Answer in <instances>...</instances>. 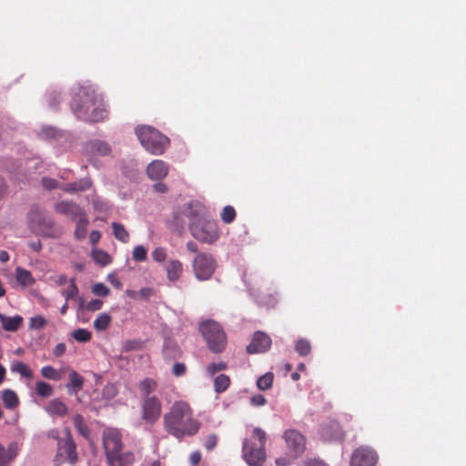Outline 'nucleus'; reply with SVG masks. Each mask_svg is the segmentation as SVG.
Wrapping results in <instances>:
<instances>
[{
    "mask_svg": "<svg viewBox=\"0 0 466 466\" xmlns=\"http://www.w3.org/2000/svg\"><path fill=\"white\" fill-rule=\"evenodd\" d=\"M165 431L178 440L197 434L200 422L194 417L190 405L184 400L175 401L163 417Z\"/></svg>",
    "mask_w": 466,
    "mask_h": 466,
    "instance_id": "f257e3e1",
    "label": "nucleus"
},
{
    "mask_svg": "<svg viewBox=\"0 0 466 466\" xmlns=\"http://www.w3.org/2000/svg\"><path fill=\"white\" fill-rule=\"evenodd\" d=\"M74 115L86 122L103 121L106 116L103 98L91 87H79L70 102Z\"/></svg>",
    "mask_w": 466,
    "mask_h": 466,
    "instance_id": "f03ea898",
    "label": "nucleus"
},
{
    "mask_svg": "<svg viewBox=\"0 0 466 466\" xmlns=\"http://www.w3.org/2000/svg\"><path fill=\"white\" fill-rule=\"evenodd\" d=\"M103 443L110 466H127L133 462L132 452H122L121 434L117 430H106L103 434Z\"/></svg>",
    "mask_w": 466,
    "mask_h": 466,
    "instance_id": "7ed1b4c3",
    "label": "nucleus"
},
{
    "mask_svg": "<svg viewBox=\"0 0 466 466\" xmlns=\"http://www.w3.org/2000/svg\"><path fill=\"white\" fill-rule=\"evenodd\" d=\"M266 432L260 428H255L251 438L244 441L242 447L243 458L249 466L263 465L266 460Z\"/></svg>",
    "mask_w": 466,
    "mask_h": 466,
    "instance_id": "20e7f679",
    "label": "nucleus"
},
{
    "mask_svg": "<svg viewBox=\"0 0 466 466\" xmlns=\"http://www.w3.org/2000/svg\"><path fill=\"white\" fill-rule=\"evenodd\" d=\"M136 135L143 147L153 155H162L169 147V138L150 126L136 128Z\"/></svg>",
    "mask_w": 466,
    "mask_h": 466,
    "instance_id": "39448f33",
    "label": "nucleus"
},
{
    "mask_svg": "<svg viewBox=\"0 0 466 466\" xmlns=\"http://www.w3.org/2000/svg\"><path fill=\"white\" fill-rule=\"evenodd\" d=\"M200 331L211 351L219 353L224 350L227 338L220 325L213 320H208L201 324Z\"/></svg>",
    "mask_w": 466,
    "mask_h": 466,
    "instance_id": "423d86ee",
    "label": "nucleus"
},
{
    "mask_svg": "<svg viewBox=\"0 0 466 466\" xmlns=\"http://www.w3.org/2000/svg\"><path fill=\"white\" fill-rule=\"evenodd\" d=\"M28 225L33 232L42 236H51L54 220L46 217V213L38 207L33 206L27 215Z\"/></svg>",
    "mask_w": 466,
    "mask_h": 466,
    "instance_id": "0eeeda50",
    "label": "nucleus"
},
{
    "mask_svg": "<svg viewBox=\"0 0 466 466\" xmlns=\"http://www.w3.org/2000/svg\"><path fill=\"white\" fill-rule=\"evenodd\" d=\"M192 236L204 243L212 244L219 237V230L215 220L204 218L198 224L190 225Z\"/></svg>",
    "mask_w": 466,
    "mask_h": 466,
    "instance_id": "6e6552de",
    "label": "nucleus"
},
{
    "mask_svg": "<svg viewBox=\"0 0 466 466\" xmlns=\"http://www.w3.org/2000/svg\"><path fill=\"white\" fill-rule=\"evenodd\" d=\"M217 268L214 257L208 253H198L192 261V268L197 279L208 280L211 278Z\"/></svg>",
    "mask_w": 466,
    "mask_h": 466,
    "instance_id": "1a4fd4ad",
    "label": "nucleus"
},
{
    "mask_svg": "<svg viewBox=\"0 0 466 466\" xmlns=\"http://www.w3.org/2000/svg\"><path fill=\"white\" fill-rule=\"evenodd\" d=\"M76 444L70 435L67 432L66 438L58 439L57 442V453L54 459L56 465H60L66 461L71 464H74L77 461Z\"/></svg>",
    "mask_w": 466,
    "mask_h": 466,
    "instance_id": "9d476101",
    "label": "nucleus"
},
{
    "mask_svg": "<svg viewBox=\"0 0 466 466\" xmlns=\"http://www.w3.org/2000/svg\"><path fill=\"white\" fill-rule=\"evenodd\" d=\"M283 438L287 444V456L297 459L306 449V438L296 430H287Z\"/></svg>",
    "mask_w": 466,
    "mask_h": 466,
    "instance_id": "9b49d317",
    "label": "nucleus"
},
{
    "mask_svg": "<svg viewBox=\"0 0 466 466\" xmlns=\"http://www.w3.org/2000/svg\"><path fill=\"white\" fill-rule=\"evenodd\" d=\"M162 403L158 397L141 400V419L147 424L153 425L160 418Z\"/></svg>",
    "mask_w": 466,
    "mask_h": 466,
    "instance_id": "f8f14e48",
    "label": "nucleus"
},
{
    "mask_svg": "<svg viewBox=\"0 0 466 466\" xmlns=\"http://www.w3.org/2000/svg\"><path fill=\"white\" fill-rule=\"evenodd\" d=\"M379 461L377 451L370 446H360L351 454L350 466H376Z\"/></svg>",
    "mask_w": 466,
    "mask_h": 466,
    "instance_id": "ddd939ff",
    "label": "nucleus"
},
{
    "mask_svg": "<svg viewBox=\"0 0 466 466\" xmlns=\"http://www.w3.org/2000/svg\"><path fill=\"white\" fill-rule=\"evenodd\" d=\"M271 345V339L264 332L258 331L253 335L252 340L247 346V352L249 354L266 352Z\"/></svg>",
    "mask_w": 466,
    "mask_h": 466,
    "instance_id": "4468645a",
    "label": "nucleus"
},
{
    "mask_svg": "<svg viewBox=\"0 0 466 466\" xmlns=\"http://www.w3.org/2000/svg\"><path fill=\"white\" fill-rule=\"evenodd\" d=\"M319 432L325 441H343L345 437L340 425L335 420L322 425Z\"/></svg>",
    "mask_w": 466,
    "mask_h": 466,
    "instance_id": "2eb2a0df",
    "label": "nucleus"
},
{
    "mask_svg": "<svg viewBox=\"0 0 466 466\" xmlns=\"http://www.w3.org/2000/svg\"><path fill=\"white\" fill-rule=\"evenodd\" d=\"M55 210L59 214L71 218L74 220L86 215V212L80 206L70 201L58 202L55 207Z\"/></svg>",
    "mask_w": 466,
    "mask_h": 466,
    "instance_id": "dca6fc26",
    "label": "nucleus"
},
{
    "mask_svg": "<svg viewBox=\"0 0 466 466\" xmlns=\"http://www.w3.org/2000/svg\"><path fill=\"white\" fill-rule=\"evenodd\" d=\"M183 215L187 218V219L189 221L188 226L193 224H198L202 219H204V208L198 205L189 203L182 208Z\"/></svg>",
    "mask_w": 466,
    "mask_h": 466,
    "instance_id": "f3484780",
    "label": "nucleus"
},
{
    "mask_svg": "<svg viewBox=\"0 0 466 466\" xmlns=\"http://www.w3.org/2000/svg\"><path fill=\"white\" fill-rule=\"evenodd\" d=\"M168 172V167L163 160H154L147 167L148 177L153 180L164 178Z\"/></svg>",
    "mask_w": 466,
    "mask_h": 466,
    "instance_id": "a211bd4d",
    "label": "nucleus"
},
{
    "mask_svg": "<svg viewBox=\"0 0 466 466\" xmlns=\"http://www.w3.org/2000/svg\"><path fill=\"white\" fill-rule=\"evenodd\" d=\"M18 454V445L11 442L7 448L0 444V466H9Z\"/></svg>",
    "mask_w": 466,
    "mask_h": 466,
    "instance_id": "6ab92c4d",
    "label": "nucleus"
},
{
    "mask_svg": "<svg viewBox=\"0 0 466 466\" xmlns=\"http://www.w3.org/2000/svg\"><path fill=\"white\" fill-rule=\"evenodd\" d=\"M157 380L152 378H145L142 380L138 384L141 400L157 397L154 395V392L157 390Z\"/></svg>",
    "mask_w": 466,
    "mask_h": 466,
    "instance_id": "aec40b11",
    "label": "nucleus"
},
{
    "mask_svg": "<svg viewBox=\"0 0 466 466\" xmlns=\"http://www.w3.org/2000/svg\"><path fill=\"white\" fill-rule=\"evenodd\" d=\"M0 322L5 331H16L23 323V318L19 315L7 317L0 313Z\"/></svg>",
    "mask_w": 466,
    "mask_h": 466,
    "instance_id": "412c9836",
    "label": "nucleus"
},
{
    "mask_svg": "<svg viewBox=\"0 0 466 466\" xmlns=\"http://www.w3.org/2000/svg\"><path fill=\"white\" fill-rule=\"evenodd\" d=\"M167 277L169 281L177 280L183 271V264L177 259H172L166 266Z\"/></svg>",
    "mask_w": 466,
    "mask_h": 466,
    "instance_id": "4be33fe9",
    "label": "nucleus"
},
{
    "mask_svg": "<svg viewBox=\"0 0 466 466\" xmlns=\"http://www.w3.org/2000/svg\"><path fill=\"white\" fill-rule=\"evenodd\" d=\"M162 352L164 357L167 360H174L181 355L177 343L170 339L165 340Z\"/></svg>",
    "mask_w": 466,
    "mask_h": 466,
    "instance_id": "5701e85b",
    "label": "nucleus"
},
{
    "mask_svg": "<svg viewBox=\"0 0 466 466\" xmlns=\"http://www.w3.org/2000/svg\"><path fill=\"white\" fill-rule=\"evenodd\" d=\"M1 399L5 407L9 410L16 408L19 404L17 394L9 389L4 390L1 392Z\"/></svg>",
    "mask_w": 466,
    "mask_h": 466,
    "instance_id": "b1692460",
    "label": "nucleus"
},
{
    "mask_svg": "<svg viewBox=\"0 0 466 466\" xmlns=\"http://www.w3.org/2000/svg\"><path fill=\"white\" fill-rule=\"evenodd\" d=\"M46 411L51 415L63 416L67 412L66 405L58 399L52 400L46 406Z\"/></svg>",
    "mask_w": 466,
    "mask_h": 466,
    "instance_id": "393cba45",
    "label": "nucleus"
},
{
    "mask_svg": "<svg viewBox=\"0 0 466 466\" xmlns=\"http://www.w3.org/2000/svg\"><path fill=\"white\" fill-rule=\"evenodd\" d=\"M88 149L95 155L107 156L111 152L109 145L104 141L95 140L89 143Z\"/></svg>",
    "mask_w": 466,
    "mask_h": 466,
    "instance_id": "a878e982",
    "label": "nucleus"
},
{
    "mask_svg": "<svg viewBox=\"0 0 466 466\" xmlns=\"http://www.w3.org/2000/svg\"><path fill=\"white\" fill-rule=\"evenodd\" d=\"M187 218L183 215V210L175 211L173 214L171 225L175 231H177L179 235L182 234L185 230V227L187 225Z\"/></svg>",
    "mask_w": 466,
    "mask_h": 466,
    "instance_id": "bb28decb",
    "label": "nucleus"
},
{
    "mask_svg": "<svg viewBox=\"0 0 466 466\" xmlns=\"http://www.w3.org/2000/svg\"><path fill=\"white\" fill-rule=\"evenodd\" d=\"M91 187V182L88 179H82L76 182L69 183L61 188L68 193H75L78 191H86Z\"/></svg>",
    "mask_w": 466,
    "mask_h": 466,
    "instance_id": "cd10ccee",
    "label": "nucleus"
},
{
    "mask_svg": "<svg viewBox=\"0 0 466 466\" xmlns=\"http://www.w3.org/2000/svg\"><path fill=\"white\" fill-rule=\"evenodd\" d=\"M15 279L24 287L30 286L35 283V279L32 277L31 272L20 267L15 268Z\"/></svg>",
    "mask_w": 466,
    "mask_h": 466,
    "instance_id": "c85d7f7f",
    "label": "nucleus"
},
{
    "mask_svg": "<svg viewBox=\"0 0 466 466\" xmlns=\"http://www.w3.org/2000/svg\"><path fill=\"white\" fill-rule=\"evenodd\" d=\"M76 227L75 229V238L77 239H84L86 237L87 233V225H88V219L86 218V214L83 217L76 219Z\"/></svg>",
    "mask_w": 466,
    "mask_h": 466,
    "instance_id": "c756f323",
    "label": "nucleus"
},
{
    "mask_svg": "<svg viewBox=\"0 0 466 466\" xmlns=\"http://www.w3.org/2000/svg\"><path fill=\"white\" fill-rule=\"evenodd\" d=\"M230 385V378L226 374H220L214 380V390L219 394L228 390Z\"/></svg>",
    "mask_w": 466,
    "mask_h": 466,
    "instance_id": "7c9ffc66",
    "label": "nucleus"
},
{
    "mask_svg": "<svg viewBox=\"0 0 466 466\" xmlns=\"http://www.w3.org/2000/svg\"><path fill=\"white\" fill-rule=\"evenodd\" d=\"M112 228L113 235L117 240L121 241L122 243H127L129 241V233L122 224L113 222Z\"/></svg>",
    "mask_w": 466,
    "mask_h": 466,
    "instance_id": "2f4dec72",
    "label": "nucleus"
},
{
    "mask_svg": "<svg viewBox=\"0 0 466 466\" xmlns=\"http://www.w3.org/2000/svg\"><path fill=\"white\" fill-rule=\"evenodd\" d=\"M70 384L67 385L69 391L71 392L70 388L73 389L74 393L78 392L84 384V379L81 375H79L76 370H71L69 373Z\"/></svg>",
    "mask_w": 466,
    "mask_h": 466,
    "instance_id": "473e14b6",
    "label": "nucleus"
},
{
    "mask_svg": "<svg viewBox=\"0 0 466 466\" xmlns=\"http://www.w3.org/2000/svg\"><path fill=\"white\" fill-rule=\"evenodd\" d=\"M112 318L107 313H101L99 314L96 319L94 321V328L97 331H103L106 330L110 323H111Z\"/></svg>",
    "mask_w": 466,
    "mask_h": 466,
    "instance_id": "72a5a7b5",
    "label": "nucleus"
},
{
    "mask_svg": "<svg viewBox=\"0 0 466 466\" xmlns=\"http://www.w3.org/2000/svg\"><path fill=\"white\" fill-rule=\"evenodd\" d=\"M78 302H79V306H78L79 309H86L87 311H91V312L101 309V308L103 307V304H104L103 301L98 299H92L89 302H87L86 304H85L84 299L78 298Z\"/></svg>",
    "mask_w": 466,
    "mask_h": 466,
    "instance_id": "f704fd0d",
    "label": "nucleus"
},
{
    "mask_svg": "<svg viewBox=\"0 0 466 466\" xmlns=\"http://www.w3.org/2000/svg\"><path fill=\"white\" fill-rule=\"evenodd\" d=\"M74 425L77 431L85 438H87L89 435V429L86 424L85 419L82 415L76 414L73 418Z\"/></svg>",
    "mask_w": 466,
    "mask_h": 466,
    "instance_id": "c9c22d12",
    "label": "nucleus"
},
{
    "mask_svg": "<svg viewBox=\"0 0 466 466\" xmlns=\"http://www.w3.org/2000/svg\"><path fill=\"white\" fill-rule=\"evenodd\" d=\"M273 380V373L268 372L258 379L257 386L261 390H267L272 387Z\"/></svg>",
    "mask_w": 466,
    "mask_h": 466,
    "instance_id": "e433bc0d",
    "label": "nucleus"
},
{
    "mask_svg": "<svg viewBox=\"0 0 466 466\" xmlns=\"http://www.w3.org/2000/svg\"><path fill=\"white\" fill-rule=\"evenodd\" d=\"M12 371L19 373L22 377L26 379H31L33 377V372L30 368L25 364L24 362L17 361L14 363L11 367Z\"/></svg>",
    "mask_w": 466,
    "mask_h": 466,
    "instance_id": "4c0bfd02",
    "label": "nucleus"
},
{
    "mask_svg": "<svg viewBox=\"0 0 466 466\" xmlns=\"http://www.w3.org/2000/svg\"><path fill=\"white\" fill-rule=\"evenodd\" d=\"M295 350L299 356H308L311 351L310 342L306 339H300L296 342Z\"/></svg>",
    "mask_w": 466,
    "mask_h": 466,
    "instance_id": "58836bf2",
    "label": "nucleus"
},
{
    "mask_svg": "<svg viewBox=\"0 0 466 466\" xmlns=\"http://www.w3.org/2000/svg\"><path fill=\"white\" fill-rule=\"evenodd\" d=\"M35 392L40 397H49L53 393V388L45 381H37L35 385Z\"/></svg>",
    "mask_w": 466,
    "mask_h": 466,
    "instance_id": "ea45409f",
    "label": "nucleus"
},
{
    "mask_svg": "<svg viewBox=\"0 0 466 466\" xmlns=\"http://www.w3.org/2000/svg\"><path fill=\"white\" fill-rule=\"evenodd\" d=\"M132 258L137 262H144L147 258V249L142 246L137 245L132 251Z\"/></svg>",
    "mask_w": 466,
    "mask_h": 466,
    "instance_id": "a19ab883",
    "label": "nucleus"
},
{
    "mask_svg": "<svg viewBox=\"0 0 466 466\" xmlns=\"http://www.w3.org/2000/svg\"><path fill=\"white\" fill-rule=\"evenodd\" d=\"M92 257L96 263L102 266H106L111 262L110 256L104 250L93 251Z\"/></svg>",
    "mask_w": 466,
    "mask_h": 466,
    "instance_id": "79ce46f5",
    "label": "nucleus"
},
{
    "mask_svg": "<svg viewBox=\"0 0 466 466\" xmlns=\"http://www.w3.org/2000/svg\"><path fill=\"white\" fill-rule=\"evenodd\" d=\"M72 337L79 342H87L91 339L92 334L86 329H77L73 331Z\"/></svg>",
    "mask_w": 466,
    "mask_h": 466,
    "instance_id": "37998d69",
    "label": "nucleus"
},
{
    "mask_svg": "<svg viewBox=\"0 0 466 466\" xmlns=\"http://www.w3.org/2000/svg\"><path fill=\"white\" fill-rule=\"evenodd\" d=\"M41 374L43 377L53 380H59L61 379V374L58 370L54 369L52 366H45L41 369Z\"/></svg>",
    "mask_w": 466,
    "mask_h": 466,
    "instance_id": "c03bdc74",
    "label": "nucleus"
},
{
    "mask_svg": "<svg viewBox=\"0 0 466 466\" xmlns=\"http://www.w3.org/2000/svg\"><path fill=\"white\" fill-rule=\"evenodd\" d=\"M78 294V288L76 284V279L73 278L70 279V285L66 289L62 291V295L66 298V300L70 299H74Z\"/></svg>",
    "mask_w": 466,
    "mask_h": 466,
    "instance_id": "a18cd8bd",
    "label": "nucleus"
},
{
    "mask_svg": "<svg viewBox=\"0 0 466 466\" xmlns=\"http://www.w3.org/2000/svg\"><path fill=\"white\" fill-rule=\"evenodd\" d=\"M236 218V211L233 207L226 206L221 213V219L223 222L231 223Z\"/></svg>",
    "mask_w": 466,
    "mask_h": 466,
    "instance_id": "49530a36",
    "label": "nucleus"
},
{
    "mask_svg": "<svg viewBox=\"0 0 466 466\" xmlns=\"http://www.w3.org/2000/svg\"><path fill=\"white\" fill-rule=\"evenodd\" d=\"M228 365L225 362L211 363L207 367L208 375L213 376L216 373L227 370Z\"/></svg>",
    "mask_w": 466,
    "mask_h": 466,
    "instance_id": "de8ad7c7",
    "label": "nucleus"
},
{
    "mask_svg": "<svg viewBox=\"0 0 466 466\" xmlns=\"http://www.w3.org/2000/svg\"><path fill=\"white\" fill-rule=\"evenodd\" d=\"M92 292L96 296L106 297L110 290L104 283H96L92 288Z\"/></svg>",
    "mask_w": 466,
    "mask_h": 466,
    "instance_id": "09e8293b",
    "label": "nucleus"
},
{
    "mask_svg": "<svg viewBox=\"0 0 466 466\" xmlns=\"http://www.w3.org/2000/svg\"><path fill=\"white\" fill-rule=\"evenodd\" d=\"M151 255L152 258L157 262H163L167 258V251L162 247L156 248Z\"/></svg>",
    "mask_w": 466,
    "mask_h": 466,
    "instance_id": "8fccbe9b",
    "label": "nucleus"
},
{
    "mask_svg": "<svg viewBox=\"0 0 466 466\" xmlns=\"http://www.w3.org/2000/svg\"><path fill=\"white\" fill-rule=\"evenodd\" d=\"M46 324V320L41 316H35L30 319V328L35 329H41Z\"/></svg>",
    "mask_w": 466,
    "mask_h": 466,
    "instance_id": "3c124183",
    "label": "nucleus"
},
{
    "mask_svg": "<svg viewBox=\"0 0 466 466\" xmlns=\"http://www.w3.org/2000/svg\"><path fill=\"white\" fill-rule=\"evenodd\" d=\"M42 185L45 188L51 190L59 187V183L57 180L50 177H43Z\"/></svg>",
    "mask_w": 466,
    "mask_h": 466,
    "instance_id": "603ef678",
    "label": "nucleus"
},
{
    "mask_svg": "<svg viewBox=\"0 0 466 466\" xmlns=\"http://www.w3.org/2000/svg\"><path fill=\"white\" fill-rule=\"evenodd\" d=\"M172 372L176 377H179L185 374L186 366L184 363L177 362L173 365Z\"/></svg>",
    "mask_w": 466,
    "mask_h": 466,
    "instance_id": "864d4df0",
    "label": "nucleus"
},
{
    "mask_svg": "<svg viewBox=\"0 0 466 466\" xmlns=\"http://www.w3.org/2000/svg\"><path fill=\"white\" fill-rule=\"evenodd\" d=\"M218 443V437L215 434L209 435L205 441V448L208 451L213 450Z\"/></svg>",
    "mask_w": 466,
    "mask_h": 466,
    "instance_id": "5fc2aeb1",
    "label": "nucleus"
},
{
    "mask_svg": "<svg viewBox=\"0 0 466 466\" xmlns=\"http://www.w3.org/2000/svg\"><path fill=\"white\" fill-rule=\"evenodd\" d=\"M9 187L5 179L0 177V201L8 194Z\"/></svg>",
    "mask_w": 466,
    "mask_h": 466,
    "instance_id": "6e6d98bb",
    "label": "nucleus"
},
{
    "mask_svg": "<svg viewBox=\"0 0 466 466\" xmlns=\"http://www.w3.org/2000/svg\"><path fill=\"white\" fill-rule=\"evenodd\" d=\"M50 279L57 286H64L67 282V277L65 274L51 277Z\"/></svg>",
    "mask_w": 466,
    "mask_h": 466,
    "instance_id": "4d7b16f0",
    "label": "nucleus"
},
{
    "mask_svg": "<svg viewBox=\"0 0 466 466\" xmlns=\"http://www.w3.org/2000/svg\"><path fill=\"white\" fill-rule=\"evenodd\" d=\"M251 403L255 406H262L266 403V399L263 395L258 394L251 398Z\"/></svg>",
    "mask_w": 466,
    "mask_h": 466,
    "instance_id": "13d9d810",
    "label": "nucleus"
},
{
    "mask_svg": "<svg viewBox=\"0 0 466 466\" xmlns=\"http://www.w3.org/2000/svg\"><path fill=\"white\" fill-rule=\"evenodd\" d=\"M66 344L65 343H58L54 350H53V354L56 356V357H60L62 356L65 352H66Z\"/></svg>",
    "mask_w": 466,
    "mask_h": 466,
    "instance_id": "bf43d9fd",
    "label": "nucleus"
},
{
    "mask_svg": "<svg viewBox=\"0 0 466 466\" xmlns=\"http://www.w3.org/2000/svg\"><path fill=\"white\" fill-rule=\"evenodd\" d=\"M201 460V454L199 451H194L190 455V462L193 466H197Z\"/></svg>",
    "mask_w": 466,
    "mask_h": 466,
    "instance_id": "052dcab7",
    "label": "nucleus"
},
{
    "mask_svg": "<svg viewBox=\"0 0 466 466\" xmlns=\"http://www.w3.org/2000/svg\"><path fill=\"white\" fill-rule=\"evenodd\" d=\"M303 466H326V464L319 460L310 459L306 461Z\"/></svg>",
    "mask_w": 466,
    "mask_h": 466,
    "instance_id": "680f3d73",
    "label": "nucleus"
},
{
    "mask_svg": "<svg viewBox=\"0 0 466 466\" xmlns=\"http://www.w3.org/2000/svg\"><path fill=\"white\" fill-rule=\"evenodd\" d=\"M100 237H101V234L98 230H93L89 236L91 243L92 244L97 243L100 239Z\"/></svg>",
    "mask_w": 466,
    "mask_h": 466,
    "instance_id": "e2e57ef3",
    "label": "nucleus"
},
{
    "mask_svg": "<svg viewBox=\"0 0 466 466\" xmlns=\"http://www.w3.org/2000/svg\"><path fill=\"white\" fill-rule=\"evenodd\" d=\"M154 189L159 193H166L167 191V187L166 184L160 182V183H156L154 185Z\"/></svg>",
    "mask_w": 466,
    "mask_h": 466,
    "instance_id": "0e129e2a",
    "label": "nucleus"
},
{
    "mask_svg": "<svg viewBox=\"0 0 466 466\" xmlns=\"http://www.w3.org/2000/svg\"><path fill=\"white\" fill-rule=\"evenodd\" d=\"M28 246L30 247V248L35 252H38L41 250L42 248V244L39 240L37 241H32L28 244Z\"/></svg>",
    "mask_w": 466,
    "mask_h": 466,
    "instance_id": "69168bd1",
    "label": "nucleus"
},
{
    "mask_svg": "<svg viewBox=\"0 0 466 466\" xmlns=\"http://www.w3.org/2000/svg\"><path fill=\"white\" fill-rule=\"evenodd\" d=\"M291 460L292 459H290L289 456H288V458H278L276 460V464L278 466H286L290 463Z\"/></svg>",
    "mask_w": 466,
    "mask_h": 466,
    "instance_id": "338daca9",
    "label": "nucleus"
},
{
    "mask_svg": "<svg viewBox=\"0 0 466 466\" xmlns=\"http://www.w3.org/2000/svg\"><path fill=\"white\" fill-rule=\"evenodd\" d=\"M152 294V289L149 288H143L139 290V295L141 298L147 299Z\"/></svg>",
    "mask_w": 466,
    "mask_h": 466,
    "instance_id": "774afa93",
    "label": "nucleus"
}]
</instances>
